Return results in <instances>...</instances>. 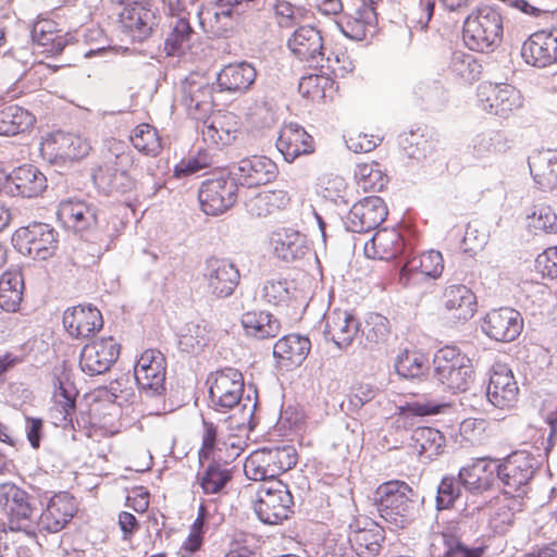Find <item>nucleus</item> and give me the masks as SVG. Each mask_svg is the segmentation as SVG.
<instances>
[{
	"label": "nucleus",
	"mask_w": 557,
	"mask_h": 557,
	"mask_svg": "<svg viewBox=\"0 0 557 557\" xmlns=\"http://www.w3.org/2000/svg\"><path fill=\"white\" fill-rule=\"evenodd\" d=\"M434 376L453 393L466 392L473 382L471 359L460 350H437L434 355Z\"/></svg>",
	"instance_id": "6e6552de"
},
{
	"label": "nucleus",
	"mask_w": 557,
	"mask_h": 557,
	"mask_svg": "<svg viewBox=\"0 0 557 557\" xmlns=\"http://www.w3.org/2000/svg\"><path fill=\"white\" fill-rule=\"evenodd\" d=\"M335 89V81L327 74H310L299 82L300 94L312 101L332 98Z\"/></svg>",
	"instance_id": "603ef678"
},
{
	"label": "nucleus",
	"mask_w": 557,
	"mask_h": 557,
	"mask_svg": "<svg viewBox=\"0 0 557 557\" xmlns=\"http://www.w3.org/2000/svg\"><path fill=\"white\" fill-rule=\"evenodd\" d=\"M447 71L454 79L472 84L480 78L482 64L470 53L455 51L451 54Z\"/></svg>",
	"instance_id": "de8ad7c7"
},
{
	"label": "nucleus",
	"mask_w": 557,
	"mask_h": 557,
	"mask_svg": "<svg viewBox=\"0 0 557 557\" xmlns=\"http://www.w3.org/2000/svg\"><path fill=\"white\" fill-rule=\"evenodd\" d=\"M165 357L161 350H143L134 367L141 394L146 397L163 395L165 391Z\"/></svg>",
	"instance_id": "4468645a"
},
{
	"label": "nucleus",
	"mask_w": 557,
	"mask_h": 557,
	"mask_svg": "<svg viewBox=\"0 0 557 557\" xmlns=\"http://www.w3.org/2000/svg\"><path fill=\"white\" fill-rule=\"evenodd\" d=\"M120 350H81V369L89 375L107 372L117 360Z\"/></svg>",
	"instance_id": "6e6d98bb"
},
{
	"label": "nucleus",
	"mask_w": 557,
	"mask_h": 557,
	"mask_svg": "<svg viewBox=\"0 0 557 557\" xmlns=\"http://www.w3.org/2000/svg\"><path fill=\"white\" fill-rule=\"evenodd\" d=\"M0 507L13 531L34 532L37 519V499L14 483L0 484Z\"/></svg>",
	"instance_id": "423d86ee"
},
{
	"label": "nucleus",
	"mask_w": 557,
	"mask_h": 557,
	"mask_svg": "<svg viewBox=\"0 0 557 557\" xmlns=\"http://www.w3.org/2000/svg\"><path fill=\"white\" fill-rule=\"evenodd\" d=\"M529 226L535 234L537 233H556L557 232V214L549 206H539L529 215Z\"/></svg>",
	"instance_id": "69168bd1"
},
{
	"label": "nucleus",
	"mask_w": 557,
	"mask_h": 557,
	"mask_svg": "<svg viewBox=\"0 0 557 557\" xmlns=\"http://www.w3.org/2000/svg\"><path fill=\"white\" fill-rule=\"evenodd\" d=\"M169 33L164 39V51L166 55H181L190 47V39L194 30L185 17H174L170 21Z\"/></svg>",
	"instance_id": "a18cd8bd"
},
{
	"label": "nucleus",
	"mask_w": 557,
	"mask_h": 557,
	"mask_svg": "<svg viewBox=\"0 0 557 557\" xmlns=\"http://www.w3.org/2000/svg\"><path fill=\"white\" fill-rule=\"evenodd\" d=\"M276 147L287 162H293L299 156L313 151L312 137L305 128L293 123L282 127Z\"/></svg>",
	"instance_id": "7c9ffc66"
},
{
	"label": "nucleus",
	"mask_w": 557,
	"mask_h": 557,
	"mask_svg": "<svg viewBox=\"0 0 557 557\" xmlns=\"http://www.w3.org/2000/svg\"><path fill=\"white\" fill-rule=\"evenodd\" d=\"M181 104L187 114L197 121H205L216 106L213 84L197 74L189 75L182 84Z\"/></svg>",
	"instance_id": "9b49d317"
},
{
	"label": "nucleus",
	"mask_w": 557,
	"mask_h": 557,
	"mask_svg": "<svg viewBox=\"0 0 557 557\" xmlns=\"http://www.w3.org/2000/svg\"><path fill=\"white\" fill-rule=\"evenodd\" d=\"M521 57L529 65L544 69L557 63V29L531 34L521 46Z\"/></svg>",
	"instance_id": "f3484780"
},
{
	"label": "nucleus",
	"mask_w": 557,
	"mask_h": 557,
	"mask_svg": "<svg viewBox=\"0 0 557 557\" xmlns=\"http://www.w3.org/2000/svg\"><path fill=\"white\" fill-rule=\"evenodd\" d=\"M209 383L210 408L216 412L226 413L242 407L240 424H245L252 418L256 404L250 408H247L246 404H242L245 385L240 371L234 368H224L212 374Z\"/></svg>",
	"instance_id": "7ed1b4c3"
},
{
	"label": "nucleus",
	"mask_w": 557,
	"mask_h": 557,
	"mask_svg": "<svg viewBox=\"0 0 557 557\" xmlns=\"http://www.w3.org/2000/svg\"><path fill=\"white\" fill-rule=\"evenodd\" d=\"M444 545L443 557H481V548H469L460 541V527L458 522H449L441 532Z\"/></svg>",
	"instance_id": "5fc2aeb1"
},
{
	"label": "nucleus",
	"mask_w": 557,
	"mask_h": 557,
	"mask_svg": "<svg viewBox=\"0 0 557 557\" xmlns=\"http://www.w3.org/2000/svg\"><path fill=\"white\" fill-rule=\"evenodd\" d=\"M440 307L448 322L455 325L465 324L478 312V297L465 284H450L442 292Z\"/></svg>",
	"instance_id": "dca6fc26"
},
{
	"label": "nucleus",
	"mask_w": 557,
	"mask_h": 557,
	"mask_svg": "<svg viewBox=\"0 0 557 557\" xmlns=\"http://www.w3.org/2000/svg\"><path fill=\"white\" fill-rule=\"evenodd\" d=\"M232 479V471L216 462L210 463L197 474V482L206 495L221 494Z\"/></svg>",
	"instance_id": "3c124183"
},
{
	"label": "nucleus",
	"mask_w": 557,
	"mask_h": 557,
	"mask_svg": "<svg viewBox=\"0 0 557 557\" xmlns=\"http://www.w3.org/2000/svg\"><path fill=\"white\" fill-rule=\"evenodd\" d=\"M329 45L321 32L310 25L296 28L286 41L289 53L300 62H315L322 59L329 50Z\"/></svg>",
	"instance_id": "6ab92c4d"
},
{
	"label": "nucleus",
	"mask_w": 557,
	"mask_h": 557,
	"mask_svg": "<svg viewBox=\"0 0 557 557\" xmlns=\"http://www.w3.org/2000/svg\"><path fill=\"white\" fill-rule=\"evenodd\" d=\"M540 465V459L527 450L515 451L497 463V479L503 483L505 493L524 494Z\"/></svg>",
	"instance_id": "1a4fd4ad"
},
{
	"label": "nucleus",
	"mask_w": 557,
	"mask_h": 557,
	"mask_svg": "<svg viewBox=\"0 0 557 557\" xmlns=\"http://www.w3.org/2000/svg\"><path fill=\"white\" fill-rule=\"evenodd\" d=\"M242 324L248 335L260 339L277 336L281 329L280 321L265 311H248L244 313Z\"/></svg>",
	"instance_id": "c03bdc74"
},
{
	"label": "nucleus",
	"mask_w": 557,
	"mask_h": 557,
	"mask_svg": "<svg viewBox=\"0 0 557 557\" xmlns=\"http://www.w3.org/2000/svg\"><path fill=\"white\" fill-rule=\"evenodd\" d=\"M395 369L400 376L414 379L429 369V359L420 350H404L396 359Z\"/></svg>",
	"instance_id": "bf43d9fd"
},
{
	"label": "nucleus",
	"mask_w": 557,
	"mask_h": 557,
	"mask_svg": "<svg viewBox=\"0 0 557 557\" xmlns=\"http://www.w3.org/2000/svg\"><path fill=\"white\" fill-rule=\"evenodd\" d=\"M476 106L490 116L508 120L523 109L524 98L511 84L485 82L476 88Z\"/></svg>",
	"instance_id": "39448f33"
},
{
	"label": "nucleus",
	"mask_w": 557,
	"mask_h": 557,
	"mask_svg": "<svg viewBox=\"0 0 557 557\" xmlns=\"http://www.w3.org/2000/svg\"><path fill=\"white\" fill-rule=\"evenodd\" d=\"M444 271V259L440 251L429 250L411 257L399 272V281L407 285L411 274L437 278Z\"/></svg>",
	"instance_id": "473e14b6"
},
{
	"label": "nucleus",
	"mask_w": 557,
	"mask_h": 557,
	"mask_svg": "<svg viewBox=\"0 0 557 557\" xmlns=\"http://www.w3.org/2000/svg\"><path fill=\"white\" fill-rule=\"evenodd\" d=\"M535 269L542 277H557V246L546 248L536 257Z\"/></svg>",
	"instance_id": "774afa93"
},
{
	"label": "nucleus",
	"mask_w": 557,
	"mask_h": 557,
	"mask_svg": "<svg viewBox=\"0 0 557 557\" xmlns=\"http://www.w3.org/2000/svg\"><path fill=\"white\" fill-rule=\"evenodd\" d=\"M76 512L75 499L66 492L53 495L36 519L39 531L57 533L65 528Z\"/></svg>",
	"instance_id": "b1692460"
},
{
	"label": "nucleus",
	"mask_w": 557,
	"mask_h": 557,
	"mask_svg": "<svg viewBox=\"0 0 557 557\" xmlns=\"http://www.w3.org/2000/svg\"><path fill=\"white\" fill-rule=\"evenodd\" d=\"M272 244L275 256L285 262L302 258L308 250L305 236L293 228H282L273 233Z\"/></svg>",
	"instance_id": "e433bc0d"
},
{
	"label": "nucleus",
	"mask_w": 557,
	"mask_h": 557,
	"mask_svg": "<svg viewBox=\"0 0 557 557\" xmlns=\"http://www.w3.org/2000/svg\"><path fill=\"white\" fill-rule=\"evenodd\" d=\"M337 25L346 37L360 41L374 32L376 12L359 7L354 13L343 16Z\"/></svg>",
	"instance_id": "58836bf2"
},
{
	"label": "nucleus",
	"mask_w": 557,
	"mask_h": 557,
	"mask_svg": "<svg viewBox=\"0 0 557 557\" xmlns=\"http://www.w3.org/2000/svg\"><path fill=\"white\" fill-rule=\"evenodd\" d=\"M293 496L281 480H269L257 490L255 512L264 524H280L293 512Z\"/></svg>",
	"instance_id": "0eeeda50"
},
{
	"label": "nucleus",
	"mask_w": 557,
	"mask_h": 557,
	"mask_svg": "<svg viewBox=\"0 0 557 557\" xmlns=\"http://www.w3.org/2000/svg\"><path fill=\"white\" fill-rule=\"evenodd\" d=\"M529 165L540 189L547 191L557 188V153L539 152L531 157Z\"/></svg>",
	"instance_id": "ea45409f"
},
{
	"label": "nucleus",
	"mask_w": 557,
	"mask_h": 557,
	"mask_svg": "<svg viewBox=\"0 0 557 557\" xmlns=\"http://www.w3.org/2000/svg\"><path fill=\"white\" fill-rule=\"evenodd\" d=\"M482 329L492 339L509 343L518 338L523 330V319L519 311L503 307L493 309L483 319Z\"/></svg>",
	"instance_id": "412c9836"
},
{
	"label": "nucleus",
	"mask_w": 557,
	"mask_h": 557,
	"mask_svg": "<svg viewBox=\"0 0 557 557\" xmlns=\"http://www.w3.org/2000/svg\"><path fill=\"white\" fill-rule=\"evenodd\" d=\"M209 289L218 297L230 296L239 282L235 265L224 259L211 258L207 261L205 274Z\"/></svg>",
	"instance_id": "c85d7f7f"
},
{
	"label": "nucleus",
	"mask_w": 557,
	"mask_h": 557,
	"mask_svg": "<svg viewBox=\"0 0 557 557\" xmlns=\"http://www.w3.org/2000/svg\"><path fill=\"white\" fill-rule=\"evenodd\" d=\"M240 116L231 111L218 112L209 123L205 121L201 131L206 143L215 149H222L235 143L242 134Z\"/></svg>",
	"instance_id": "5701e85b"
},
{
	"label": "nucleus",
	"mask_w": 557,
	"mask_h": 557,
	"mask_svg": "<svg viewBox=\"0 0 557 557\" xmlns=\"http://www.w3.org/2000/svg\"><path fill=\"white\" fill-rule=\"evenodd\" d=\"M503 36L504 17L493 5H479L463 21L462 40L471 51L492 52L502 44Z\"/></svg>",
	"instance_id": "f257e3e1"
},
{
	"label": "nucleus",
	"mask_w": 557,
	"mask_h": 557,
	"mask_svg": "<svg viewBox=\"0 0 557 557\" xmlns=\"http://www.w3.org/2000/svg\"><path fill=\"white\" fill-rule=\"evenodd\" d=\"M486 397L492 406L502 410H510L517 405L519 387L506 364L498 363L492 368Z\"/></svg>",
	"instance_id": "aec40b11"
},
{
	"label": "nucleus",
	"mask_w": 557,
	"mask_h": 557,
	"mask_svg": "<svg viewBox=\"0 0 557 557\" xmlns=\"http://www.w3.org/2000/svg\"><path fill=\"white\" fill-rule=\"evenodd\" d=\"M244 472L245 475L252 481H262V483H264L269 480H276L272 471H270V467L267 466V461L261 449L253 451L246 459L244 463Z\"/></svg>",
	"instance_id": "e2e57ef3"
},
{
	"label": "nucleus",
	"mask_w": 557,
	"mask_h": 557,
	"mask_svg": "<svg viewBox=\"0 0 557 557\" xmlns=\"http://www.w3.org/2000/svg\"><path fill=\"white\" fill-rule=\"evenodd\" d=\"M326 66L336 78H349L356 74V65L346 48L330 44L325 51Z\"/></svg>",
	"instance_id": "4d7b16f0"
},
{
	"label": "nucleus",
	"mask_w": 557,
	"mask_h": 557,
	"mask_svg": "<svg viewBox=\"0 0 557 557\" xmlns=\"http://www.w3.org/2000/svg\"><path fill=\"white\" fill-rule=\"evenodd\" d=\"M290 205V196L283 189L264 190L252 197L246 205L251 216L264 218L278 213Z\"/></svg>",
	"instance_id": "4c0bfd02"
},
{
	"label": "nucleus",
	"mask_w": 557,
	"mask_h": 557,
	"mask_svg": "<svg viewBox=\"0 0 557 557\" xmlns=\"http://www.w3.org/2000/svg\"><path fill=\"white\" fill-rule=\"evenodd\" d=\"M54 391L52 394V406L50 408L51 418L54 424H62L72 421V414L75 411L76 391L74 385L61 377L53 381Z\"/></svg>",
	"instance_id": "f704fd0d"
},
{
	"label": "nucleus",
	"mask_w": 557,
	"mask_h": 557,
	"mask_svg": "<svg viewBox=\"0 0 557 557\" xmlns=\"http://www.w3.org/2000/svg\"><path fill=\"white\" fill-rule=\"evenodd\" d=\"M33 40L37 52L47 57L60 54L66 46L65 36L57 29V24L50 20H42L34 25Z\"/></svg>",
	"instance_id": "c9c22d12"
},
{
	"label": "nucleus",
	"mask_w": 557,
	"mask_h": 557,
	"mask_svg": "<svg viewBox=\"0 0 557 557\" xmlns=\"http://www.w3.org/2000/svg\"><path fill=\"white\" fill-rule=\"evenodd\" d=\"M36 123L35 115L17 104L0 109V135L15 136L28 132Z\"/></svg>",
	"instance_id": "a19ab883"
},
{
	"label": "nucleus",
	"mask_w": 557,
	"mask_h": 557,
	"mask_svg": "<svg viewBox=\"0 0 557 557\" xmlns=\"http://www.w3.org/2000/svg\"><path fill=\"white\" fill-rule=\"evenodd\" d=\"M384 539V530L373 522L369 527L355 530L349 535L350 545L360 557L377 556Z\"/></svg>",
	"instance_id": "79ce46f5"
},
{
	"label": "nucleus",
	"mask_w": 557,
	"mask_h": 557,
	"mask_svg": "<svg viewBox=\"0 0 557 557\" xmlns=\"http://www.w3.org/2000/svg\"><path fill=\"white\" fill-rule=\"evenodd\" d=\"M355 180L357 186L364 193H380L389 181L385 170L376 161L358 163L355 169Z\"/></svg>",
	"instance_id": "49530a36"
},
{
	"label": "nucleus",
	"mask_w": 557,
	"mask_h": 557,
	"mask_svg": "<svg viewBox=\"0 0 557 557\" xmlns=\"http://www.w3.org/2000/svg\"><path fill=\"white\" fill-rule=\"evenodd\" d=\"M404 247L405 243L398 231L382 228L364 244L363 250L370 259L392 260L403 252Z\"/></svg>",
	"instance_id": "2f4dec72"
},
{
	"label": "nucleus",
	"mask_w": 557,
	"mask_h": 557,
	"mask_svg": "<svg viewBox=\"0 0 557 557\" xmlns=\"http://www.w3.org/2000/svg\"><path fill=\"white\" fill-rule=\"evenodd\" d=\"M62 322L67 334L76 339H90L103 326L100 310L90 304L65 309Z\"/></svg>",
	"instance_id": "a211bd4d"
},
{
	"label": "nucleus",
	"mask_w": 557,
	"mask_h": 557,
	"mask_svg": "<svg viewBox=\"0 0 557 557\" xmlns=\"http://www.w3.org/2000/svg\"><path fill=\"white\" fill-rule=\"evenodd\" d=\"M24 280L20 270H8L0 276V307L16 312L23 299Z\"/></svg>",
	"instance_id": "37998d69"
},
{
	"label": "nucleus",
	"mask_w": 557,
	"mask_h": 557,
	"mask_svg": "<svg viewBox=\"0 0 557 557\" xmlns=\"http://www.w3.org/2000/svg\"><path fill=\"white\" fill-rule=\"evenodd\" d=\"M261 451L275 479L297 463V454L293 446L263 447Z\"/></svg>",
	"instance_id": "13d9d810"
},
{
	"label": "nucleus",
	"mask_w": 557,
	"mask_h": 557,
	"mask_svg": "<svg viewBox=\"0 0 557 557\" xmlns=\"http://www.w3.org/2000/svg\"><path fill=\"white\" fill-rule=\"evenodd\" d=\"M401 153L408 159L420 160L432 149V141L428 133L421 128L404 132L398 137Z\"/></svg>",
	"instance_id": "864d4df0"
},
{
	"label": "nucleus",
	"mask_w": 557,
	"mask_h": 557,
	"mask_svg": "<svg viewBox=\"0 0 557 557\" xmlns=\"http://www.w3.org/2000/svg\"><path fill=\"white\" fill-rule=\"evenodd\" d=\"M461 481L455 476H444L437 486L436 509L444 510L454 506L461 495Z\"/></svg>",
	"instance_id": "680f3d73"
},
{
	"label": "nucleus",
	"mask_w": 557,
	"mask_h": 557,
	"mask_svg": "<svg viewBox=\"0 0 557 557\" xmlns=\"http://www.w3.org/2000/svg\"><path fill=\"white\" fill-rule=\"evenodd\" d=\"M9 191L13 196L36 198L47 188V177L33 164H23L7 175Z\"/></svg>",
	"instance_id": "393cba45"
},
{
	"label": "nucleus",
	"mask_w": 557,
	"mask_h": 557,
	"mask_svg": "<svg viewBox=\"0 0 557 557\" xmlns=\"http://www.w3.org/2000/svg\"><path fill=\"white\" fill-rule=\"evenodd\" d=\"M359 321L350 312L334 309L326 315L324 337L327 343L337 348H345L352 344L359 332Z\"/></svg>",
	"instance_id": "bb28decb"
},
{
	"label": "nucleus",
	"mask_w": 557,
	"mask_h": 557,
	"mask_svg": "<svg viewBox=\"0 0 557 557\" xmlns=\"http://www.w3.org/2000/svg\"><path fill=\"white\" fill-rule=\"evenodd\" d=\"M256 69L247 62L233 63L224 66L218 74L216 82L221 90L245 92L255 83Z\"/></svg>",
	"instance_id": "72a5a7b5"
},
{
	"label": "nucleus",
	"mask_w": 557,
	"mask_h": 557,
	"mask_svg": "<svg viewBox=\"0 0 557 557\" xmlns=\"http://www.w3.org/2000/svg\"><path fill=\"white\" fill-rule=\"evenodd\" d=\"M57 214L64 226L77 232L87 231L98 222L96 208L75 198L62 200L58 206Z\"/></svg>",
	"instance_id": "cd10ccee"
},
{
	"label": "nucleus",
	"mask_w": 557,
	"mask_h": 557,
	"mask_svg": "<svg viewBox=\"0 0 557 557\" xmlns=\"http://www.w3.org/2000/svg\"><path fill=\"white\" fill-rule=\"evenodd\" d=\"M121 32L133 41L147 40L158 25L157 14L147 1H132L117 15Z\"/></svg>",
	"instance_id": "2eb2a0df"
},
{
	"label": "nucleus",
	"mask_w": 557,
	"mask_h": 557,
	"mask_svg": "<svg viewBox=\"0 0 557 557\" xmlns=\"http://www.w3.org/2000/svg\"><path fill=\"white\" fill-rule=\"evenodd\" d=\"M234 175L242 186L253 188L274 181L277 175V166L267 157L253 156L240 160Z\"/></svg>",
	"instance_id": "a878e982"
},
{
	"label": "nucleus",
	"mask_w": 557,
	"mask_h": 557,
	"mask_svg": "<svg viewBox=\"0 0 557 557\" xmlns=\"http://www.w3.org/2000/svg\"><path fill=\"white\" fill-rule=\"evenodd\" d=\"M388 214L384 200L377 196H368L352 205L347 215V227L355 233H364L376 228Z\"/></svg>",
	"instance_id": "4be33fe9"
},
{
	"label": "nucleus",
	"mask_w": 557,
	"mask_h": 557,
	"mask_svg": "<svg viewBox=\"0 0 557 557\" xmlns=\"http://www.w3.org/2000/svg\"><path fill=\"white\" fill-rule=\"evenodd\" d=\"M458 478L465 488L472 493H482L490 490L497 478V462L487 459H478L459 470Z\"/></svg>",
	"instance_id": "c756f323"
},
{
	"label": "nucleus",
	"mask_w": 557,
	"mask_h": 557,
	"mask_svg": "<svg viewBox=\"0 0 557 557\" xmlns=\"http://www.w3.org/2000/svg\"><path fill=\"white\" fill-rule=\"evenodd\" d=\"M201 210L207 215H220L237 201V185L228 176H216L203 181L198 191Z\"/></svg>",
	"instance_id": "ddd939ff"
},
{
	"label": "nucleus",
	"mask_w": 557,
	"mask_h": 557,
	"mask_svg": "<svg viewBox=\"0 0 557 557\" xmlns=\"http://www.w3.org/2000/svg\"><path fill=\"white\" fill-rule=\"evenodd\" d=\"M413 490L404 481H388L375 491L380 516L395 528L404 529L417 515Z\"/></svg>",
	"instance_id": "f03ea898"
},
{
	"label": "nucleus",
	"mask_w": 557,
	"mask_h": 557,
	"mask_svg": "<svg viewBox=\"0 0 557 557\" xmlns=\"http://www.w3.org/2000/svg\"><path fill=\"white\" fill-rule=\"evenodd\" d=\"M133 147L144 156L157 157L162 151V138L158 129L149 123L136 125L129 135Z\"/></svg>",
	"instance_id": "09e8293b"
},
{
	"label": "nucleus",
	"mask_w": 557,
	"mask_h": 557,
	"mask_svg": "<svg viewBox=\"0 0 557 557\" xmlns=\"http://www.w3.org/2000/svg\"><path fill=\"white\" fill-rule=\"evenodd\" d=\"M448 407L447 404L437 400H417L407 403L404 406L398 407V416L400 419H407L409 417H424L433 416L443 412V409Z\"/></svg>",
	"instance_id": "0e129e2a"
},
{
	"label": "nucleus",
	"mask_w": 557,
	"mask_h": 557,
	"mask_svg": "<svg viewBox=\"0 0 557 557\" xmlns=\"http://www.w3.org/2000/svg\"><path fill=\"white\" fill-rule=\"evenodd\" d=\"M91 149L87 138L76 133L55 131L40 143V153L50 163L64 164L86 157Z\"/></svg>",
	"instance_id": "9d476101"
},
{
	"label": "nucleus",
	"mask_w": 557,
	"mask_h": 557,
	"mask_svg": "<svg viewBox=\"0 0 557 557\" xmlns=\"http://www.w3.org/2000/svg\"><path fill=\"white\" fill-rule=\"evenodd\" d=\"M212 163V158L207 149H199L194 154L183 158L174 166L175 177H187L201 170L209 168Z\"/></svg>",
	"instance_id": "052dcab7"
},
{
	"label": "nucleus",
	"mask_w": 557,
	"mask_h": 557,
	"mask_svg": "<svg viewBox=\"0 0 557 557\" xmlns=\"http://www.w3.org/2000/svg\"><path fill=\"white\" fill-rule=\"evenodd\" d=\"M411 437L414 442V448L421 456L429 459H433L441 455L446 446V438L444 434L433 428H417Z\"/></svg>",
	"instance_id": "8fccbe9b"
},
{
	"label": "nucleus",
	"mask_w": 557,
	"mask_h": 557,
	"mask_svg": "<svg viewBox=\"0 0 557 557\" xmlns=\"http://www.w3.org/2000/svg\"><path fill=\"white\" fill-rule=\"evenodd\" d=\"M15 242L21 252L36 260H48L58 249V233L46 223H33L15 233Z\"/></svg>",
	"instance_id": "f8f14e48"
},
{
	"label": "nucleus",
	"mask_w": 557,
	"mask_h": 557,
	"mask_svg": "<svg viewBox=\"0 0 557 557\" xmlns=\"http://www.w3.org/2000/svg\"><path fill=\"white\" fill-rule=\"evenodd\" d=\"M113 159L109 158L103 164L95 169L92 181L104 193H125L134 187V180L128 172L136 166V158L132 150L121 141L111 144Z\"/></svg>",
	"instance_id": "20e7f679"
},
{
	"label": "nucleus",
	"mask_w": 557,
	"mask_h": 557,
	"mask_svg": "<svg viewBox=\"0 0 557 557\" xmlns=\"http://www.w3.org/2000/svg\"><path fill=\"white\" fill-rule=\"evenodd\" d=\"M108 400L123 407L125 405H131L136 401V393L133 387L129 385L128 380H115L110 383L108 387Z\"/></svg>",
	"instance_id": "338daca9"
}]
</instances>
